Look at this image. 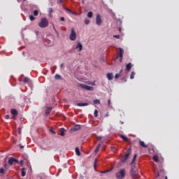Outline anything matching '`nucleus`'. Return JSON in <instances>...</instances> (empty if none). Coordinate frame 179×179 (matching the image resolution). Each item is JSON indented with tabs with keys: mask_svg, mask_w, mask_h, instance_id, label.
<instances>
[{
	"mask_svg": "<svg viewBox=\"0 0 179 179\" xmlns=\"http://www.w3.org/2000/svg\"><path fill=\"white\" fill-rule=\"evenodd\" d=\"M21 176L22 177H26V169L24 168L21 169Z\"/></svg>",
	"mask_w": 179,
	"mask_h": 179,
	"instance_id": "a211bd4d",
	"label": "nucleus"
},
{
	"mask_svg": "<svg viewBox=\"0 0 179 179\" xmlns=\"http://www.w3.org/2000/svg\"><path fill=\"white\" fill-rule=\"evenodd\" d=\"M52 110V107L47 108L46 110H45L46 115H48V114H50V113H51Z\"/></svg>",
	"mask_w": 179,
	"mask_h": 179,
	"instance_id": "2eb2a0df",
	"label": "nucleus"
},
{
	"mask_svg": "<svg viewBox=\"0 0 179 179\" xmlns=\"http://www.w3.org/2000/svg\"><path fill=\"white\" fill-rule=\"evenodd\" d=\"M111 104V100L108 99V106H110Z\"/></svg>",
	"mask_w": 179,
	"mask_h": 179,
	"instance_id": "58836bf2",
	"label": "nucleus"
},
{
	"mask_svg": "<svg viewBox=\"0 0 179 179\" xmlns=\"http://www.w3.org/2000/svg\"><path fill=\"white\" fill-rule=\"evenodd\" d=\"M115 38H120V35H113Z\"/></svg>",
	"mask_w": 179,
	"mask_h": 179,
	"instance_id": "4c0bfd02",
	"label": "nucleus"
},
{
	"mask_svg": "<svg viewBox=\"0 0 179 179\" xmlns=\"http://www.w3.org/2000/svg\"><path fill=\"white\" fill-rule=\"evenodd\" d=\"M136 156H137L136 155H135L134 156L133 159H132V161H131L130 164H134V163H135V161L136 160Z\"/></svg>",
	"mask_w": 179,
	"mask_h": 179,
	"instance_id": "c85d7f7f",
	"label": "nucleus"
},
{
	"mask_svg": "<svg viewBox=\"0 0 179 179\" xmlns=\"http://www.w3.org/2000/svg\"><path fill=\"white\" fill-rule=\"evenodd\" d=\"M131 69H132V64L131 63H129L126 65V71H129Z\"/></svg>",
	"mask_w": 179,
	"mask_h": 179,
	"instance_id": "dca6fc26",
	"label": "nucleus"
},
{
	"mask_svg": "<svg viewBox=\"0 0 179 179\" xmlns=\"http://www.w3.org/2000/svg\"><path fill=\"white\" fill-rule=\"evenodd\" d=\"M69 39L71 41H75V40H76V32L75 31V29L73 28L71 29Z\"/></svg>",
	"mask_w": 179,
	"mask_h": 179,
	"instance_id": "423d86ee",
	"label": "nucleus"
},
{
	"mask_svg": "<svg viewBox=\"0 0 179 179\" xmlns=\"http://www.w3.org/2000/svg\"><path fill=\"white\" fill-rule=\"evenodd\" d=\"M77 106L78 107H86V106H89V103H78Z\"/></svg>",
	"mask_w": 179,
	"mask_h": 179,
	"instance_id": "ddd939ff",
	"label": "nucleus"
},
{
	"mask_svg": "<svg viewBox=\"0 0 179 179\" xmlns=\"http://www.w3.org/2000/svg\"><path fill=\"white\" fill-rule=\"evenodd\" d=\"M20 166H22V167H23V160H21L20 162Z\"/></svg>",
	"mask_w": 179,
	"mask_h": 179,
	"instance_id": "ea45409f",
	"label": "nucleus"
},
{
	"mask_svg": "<svg viewBox=\"0 0 179 179\" xmlns=\"http://www.w3.org/2000/svg\"><path fill=\"white\" fill-rule=\"evenodd\" d=\"M0 174H5V169L3 168L0 169Z\"/></svg>",
	"mask_w": 179,
	"mask_h": 179,
	"instance_id": "72a5a7b5",
	"label": "nucleus"
},
{
	"mask_svg": "<svg viewBox=\"0 0 179 179\" xmlns=\"http://www.w3.org/2000/svg\"><path fill=\"white\" fill-rule=\"evenodd\" d=\"M9 115H6V116H5V118H6V120H9Z\"/></svg>",
	"mask_w": 179,
	"mask_h": 179,
	"instance_id": "a19ab883",
	"label": "nucleus"
},
{
	"mask_svg": "<svg viewBox=\"0 0 179 179\" xmlns=\"http://www.w3.org/2000/svg\"><path fill=\"white\" fill-rule=\"evenodd\" d=\"M25 159V160H27V157H26V158H24Z\"/></svg>",
	"mask_w": 179,
	"mask_h": 179,
	"instance_id": "5fc2aeb1",
	"label": "nucleus"
},
{
	"mask_svg": "<svg viewBox=\"0 0 179 179\" xmlns=\"http://www.w3.org/2000/svg\"><path fill=\"white\" fill-rule=\"evenodd\" d=\"M78 87H80L81 89H84V90H88L89 92H93V90H94L93 87L88 86L85 84L79 83Z\"/></svg>",
	"mask_w": 179,
	"mask_h": 179,
	"instance_id": "f03ea898",
	"label": "nucleus"
},
{
	"mask_svg": "<svg viewBox=\"0 0 179 179\" xmlns=\"http://www.w3.org/2000/svg\"><path fill=\"white\" fill-rule=\"evenodd\" d=\"M34 15L38 16V10H35L33 11Z\"/></svg>",
	"mask_w": 179,
	"mask_h": 179,
	"instance_id": "7c9ffc66",
	"label": "nucleus"
},
{
	"mask_svg": "<svg viewBox=\"0 0 179 179\" xmlns=\"http://www.w3.org/2000/svg\"><path fill=\"white\" fill-rule=\"evenodd\" d=\"M14 163H15V158L10 157L8 159V164H10V166H13Z\"/></svg>",
	"mask_w": 179,
	"mask_h": 179,
	"instance_id": "4468645a",
	"label": "nucleus"
},
{
	"mask_svg": "<svg viewBox=\"0 0 179 179\" xmlns=\"http://www.w3.org/2000/svg\"><path fill=\"white\" fill-rule=\"evenodd\" d=\"M124 55V50L122 48H120L118 50V55L116 57V59H119L120 62H122V57Z\"/></svg>",
	"mask_w": 179,
	"mask_h": 179,
	"instance_id": "20e7f679",
	"label": "nucleus"
},
{
	"mask_svg": "<svg viewBox=\"0 0 179 179\" xmlns=\"http://www.w3.org/2000/svg\"><path fill=\"white\" fill-rule=\"evenodd\" d=\"M76 153L77 156H80V150H79V148H76Z\"/></svg>",
	"mask_w": 179,
	"mask_h": 179,
	"instance_id": "bb28decb",
	"label": "nucleus"
},
{
	"mask_svg": "<svg viewBox=\"0 0 179 179\" xmlns=\"http://www.w3.org/2000/svg\"><path fill=\"white\" fill-rule=\"evenodd\" d=\"M131 176H134V173L136 172V166L134 164H131Z\"/></svg>",
	"mask_w": 179,
	"mask_h": 179,
	"instance_id": "9d476101",
	"label": "nucleus"
},
{
	"mask_svg": "<svg viewBox=\"0 0 179 179\" xmlns=\"http://www.w3.org/2000/svg\"><path fill=\"white\" fill-rule=\"evenodd\" d=\"M152 159H153L154 162H155L156 163H157V162H159V157H157V155H155Z\"/></svg>",
	"mask_w": 179,
	"mask_h": 179,
	"instance_id": "cd10ccee",
	"label": "nucleus"
},
{
	"mask_svg": "<svg viewBox=\"0 0 179 179\" xmlns=\"http://www.w3.org/2000/svg\"><path fill=\"white\" fill-rule=\"evenodd\" d=\"M22 82H24V83H29L30 82V79H29V78H27V77H25L23 79Z\"/></svg>",
	"mask_w": 179,
	"mask_h": 179,
	"instance_id": "a878e982",
	"label": "nucleus"
},
{
	"mask_svg": "<svg viewBox=\"0 0 179 179\" xmlns=\"http://www.w3.org/2000/svg\"><path fill=\"white\" fill-rule=\"evenodd\" d=\"M135 78V72L132 71L130 76V79H134Z\"/></svg>",
	"mask_w": 179,
	"mask_h": 179,
	"instance_id": "c756f323",
	"label": "nucleus"
},
{
	"mask_svg": "<svg viewBox=\"0 0 179 179\" xmlns=\"http://www.w3.org/2000/svg\"><path fill=\"white\" fill-rule=\"evenodd\" d=\"M24 1H26V0H24Z\"/></svg>",
	"mask_w": 179,
	"mask_h": 179,
	"instance_id": "4d7b16f0",
	"label": "nucleus"
},
{
	"mask_svg": "<svg viewBox=\"0 0 179 179\" xmlns=\"http://www.w3.org/2000/svg\"><path fill=\"white\" fill-rule=\"evenodd\" d=\"M96 23L98 26H100L101 23H103V21L101 20V17L100 16L99 14L96 15Z\"/></svg>",
	"mask_w": 179,
	"mask_h": 179,
	"instance_id": "0eeeda50",
	"label": "nucleus"
},
{
	"mask_svg": "<svg viewBox=\"0 0 179 179\" xmlns=\"http://www.w3.org/2000/svg\"><path fill=\"white\" fill-rule=\"evenodd\" d=\"M64 67V64H61V68H63Z\"/></svg>",
	"mask_w": 179,
	"mask_h": 179,
	"instance_id": "de8ad7c7",
	"label": "nucleus"
},
{
	"mask_svg": "<svg viewBox=\"0 0 179 179\" xmlns=\"http://www.w3.org/2000/svg\"><path fill=\"white\" fill-rule=\"evenodd\" d=\"M165 179H167V176L165 177Z\"/></svg>",
	"mask_w": 179,
	"mask_h": 179,
	"instance_id": "6e6d98bb",
	"label": "nucleus"
},
{
	"mask_svg": "<svg viewBox=\"0 0 179 179\" xmlns=\"http://www.w3.org/2000/svg\"><path fill=\"white\" fill-rule=\"evenodd\" d=\"M62 1H63V0H59V3H62Z\"/></svg>",
	"mask_w": 179,
	"mask_h": 179,
	"instance_id": "8fccbe9b",
	"label": "nucleus"
},
{
	"mask_svg": "<svg viewBox=\"0 0 179 179\" xmlns=\"http://www.w3.org/2000/svg\"><path fill=\"white\" fill-rule=\"evenodd\" d=\"M85 24H89V23H90V20L89 19H85Z\"/></svg>",
	"mask_w": 179,
	"mask_h": 179,
	"instance_id": "c9c22d12",
	"label": "nucleus"
},
{
	"mask_svg": "<svg viewBox=\"0 0 179 179\" xmlns=\"http://www.w3.org/2000/svg\"><path fill=\"white\" fill-rule=\"evenodd\" d=\"M122 71L123 70L121 69L119 73L115 74V79H118V78H120V76H121V73H122Z\"/></svg>",
	"mask_w": 179,
	"mask_h": 179,
	"instance_id": "412c9836",
	"label": "nucleus"
},
{
	"mask_svg": "<svg viewBox=\"0 0 179 179\" xmlns=\"http://www.w3.org/2000/svg\"><path fill=\"white\" fill-rule=\"evenodd\" d=\"M157 177H160V172L157 171Z\"/></svg>",
	"mask_w": 179,
	"mask_h": 179,
	"instance_id": "79ce46f5",
	"label": "nucleus"
},
{
	"mask_svg": "<svg viewBox=\"0 0 179 179\" xmlns=\"http://www.w3.org/2000/svg\"><path fill=\"white\" fill-rule=\"evenodd\" d=\"M55 79H56V80H61V79H62V77L59 74H56L55 76Z\"/></svg>",
	"mask_w": 179,
	"mask_h": 179,
	"instance_id": "aec40b11",
	"label": "nucleus"
},
{
	"mask_svg": "<svg viewBox=\"0 0 179 179\" xmlns=\"http://www.w3.org/2000/svg\"><path fill=\"white\" fill-rule=\"evenodd\" d=\"M119 31H120V33H121V28L119 29Z\"/></svg>",
	"mask_w": 179,
	"mask_h": 179,
	"instance_id": "603ef678",
	"label": "nucleus"
},
{
	"mask_svg": "<svg viewBox=\"0 0 179 179\" xmlns=\"http://www.w3.org/2000/svg\"><path fill=\"white\" fill-rule=\"evenodd\" d=\"M64 9H65V10H66V12H69V13H72L73 15H76V13L71 10V9H69V8H65Z\"/></svg>",
	"mask_w": 179,
	"mask_h": 179,
	"instance_id": "5701e85b",
	"label": "nucleus"
},
{
	"mask_svg": "<svg viewBox=\"0 0 179 179\" xmlns=\"http://www.w3.org/2000/svg\"><path fill=\"white\" fill-rule=\"evenodd\" d=\"M60 21H61V22H65V17H60Z\"/></svg>",
	"mask_w": 179,
	"mask_h": 179,
	"instance_id": "e433bc0d",
	"label": "nucleus"
},
{
	"mask_svg": "<svg viewBox=\"0 0 179 179\" xmlns=\"http://www.w3.org/2000/svg\"><path fill=\"white\" fill-rule=\"evenodd\" d=\"M50 131L52 132V134H55V131H52V130H50Z\"/></svg>",
	"mask_w": 179,
	"mask_h": 179,
	"instance_id": "09e8293b",
	"label": "nucleus"
},
{
	"mask_svg": "<svg viewBox=\"0 0 179 179\" xmlns=\"http://www.w3.org/2000/svg\"><path fill=\"white\" fill-rule=\"evenodd\" d=\"M131 152L132 150L131 148L127 150L126 155L120 159L121 163H125V161L128 160V157L131 155Z\"/></svg>",
	"mask_w": 179,
	"mask_h": 179,
	"instance_id": "7ed1b4c3",
	"label": "nucleus"
},
{
	"mask_svg": "<svg viewBox=\"0 0 179 179\" xmlns=\"http://www.w3.org/2000/svg\"><path fill=\"white\" fill-rule=\"evenodd\" d=\"M120 138L124 141V142H128V138L124 135H120Z\"/></svg>",
	"mask_w": 179,
	"mask_h": 179,
	"instance_id": "b1692460",
	"label": "nucleus"
},
{
	"mask_svg": "<svg viewBox=\"0 0 179 179\" xmlns=\"http://www.w3.org/2000/svg\"><path fill=\"white\" fill-rule=\"evenodd\" d=\"M36 34H38V31H36Z\"/></svg>",
	"mask_w": 179,
	"mask_h": 179,
	"instance_id": "864d4df0",
	"label": "nucleus"
},
{
	"mask_svg": "<svg viewBox=\"0 0 179 179\" xmlns=\"http://www.w3.org/2000/svg\"><path fill=\"white\" fill-rule=\"evenodd\" d=\"M124 177H125V171L124 169H121L116 173V178L117 179H122Z\"/></svg>",
	"mask_w": 179,
	"mask_h": 179,
	"instance_id": "39448f33",
	"label": "nucleus"
},
{
	"mask_svg": "<svg viewBox=\"0 0 179 179\" xmlns=\"http://www.w3.org/2000/svg\"><path fill=\"white\" fill-rule=\"evenodd\" d=\"M98 114H99V110H95L94 112V117H98V115H99Z\"/></svg>",
	"mask_w": 179,
	"mask_h": 179,
	"instance_id": "473e14b6",
	"label": "nucleus"
},
{
	"mask_svg": "<svg viewBox=\"0 0 179 179\" xmlns=\"http://www.w3.org/2000/svg\"><path fill=\"white\" fill-rule=\"evenodd\" d=\"M20 149H23V148H24L23 145H20Z\"/></svg>",
	"mask_w": 179,
	"mask_h": 179,
	"instance_id": "a18cd8bd",
	"label": "nucleus"
},
{
	"mask_svg": "<svg viewBox=\"0 0 179 179\" xmlns=\"http://www.w3.org/2000/svg\"><path fill=\"white\" fill-rule=\"evenodd\" d=\"M48 24H49L48 20H47V18H41V21L38 23V26L41 29L48 27Z\"/></svg>",
	"mask_w": 179,
	"mask_h": 179,
	"instance_id": "f257e3e1",
	"label": "nucleus"
},
{
	"mask_svg": "<svg viewBox=\"0 0 179 179\" xmlns=\"http://www.w3.org/2000/svg\"><path fill=\"white\" fill-rule=\"evenodd\" d=\"M110 171H111V170H108V171H104V172H103V174H106V173H110Z\"/></svg>",
	"mask_w": 179,
	"mask_h": 179,
	"instance_id": "37998d69",
	"label": "nucleus"
},
{
	"mask_svg": "<svg viewBox=\"0 0 179 179\" xmlns=\"http://www.w3.org/2000/svg\"><path fill=\"white\" fill-rule=\"evenodd\" d=\"M14 163H19V160L14 159Z\"/></svg>",
	"mask_w": 179,
	"mask_h": 179,
	"instance_id": "c03bdc74",
	"label": "nucleus"
},
{
	"mask_svg": "<svg viewBox=\"0 0 179 179\" xmlns=\"http://www.w3.org/2000/svg\"><path fill=\"white\" fill-rule=\"evenodd\" d=\"M53 29H54L55 31H56V33H57V29H55V27H54Z\"/></svg>",
	"mask_w": 179,
	"mask_h": 179,
	"instance_id": "49530a36",
	"label": "nucleus"
},
{
	"mask_svg": "<svg viewBox=\"0 0 179 179\" xmlns=\"http://www.w3.org/2000/svg\"><path fill=\"white\" fill-rule=\"evenodd\" d=\"M83 48V45H82V43L80 42H78L76 49L78 50V52H80Z\"/></svg>",
	"mask_w": 179,
	"mask_h": 179,
	"instance_id": "1a4fd4ad",
	"label": "nucleus"
},
{
	"mask_svg": "<svg viewBox=\"0 0 179 179\" xmlns=\"http://www.w3.org/2000/svg\"><path fill=\"white\" fill-rule=\"evenodd\" d=\"M60 135H61V136H65V129L62 128L60 129Z\"/></svg>",
	"mask_w": 179,
	"mask_h": 179,
	"instance_id": "4be33fe9",
	"label": "nucleus"
},
{
	"mask_svg": "<svg viewBox=\"0 0 179 179\" xmlns=\"http://www.w3.org/2000/svg\"><path fill=\"white\" fill-rule=\"evenodd\" d=\"M10 113L13 115V120H16V117H17V110L16 109H11Z\"/></svg>",
	"mask_w": 179,
	"mask_h": 179,
	"instance_id": "6e6552de",
	"label": "nucleus"
},
{
	"mask_svg": "<svg viewBox=\"0 0 179 179\" xmlns=\"http://www.w3.org/2000/svg\"><path fill=\"white\" fill-rule=\"evenodd\" d=\"M139 145L141 146V148H149V146L146 144H145V142L139 140Z\"/></svg>",
	"mask_w": 179,
	"mask_h": 179,
	"instance_id": "f8f14e48",
	"label": "nucleus"
},
{
	"mask_svg": "<svg viewBox=\"0 0 179 179\" xmlns=\"http://www.w3.org/2000/svg\"><path fill=\"white\" fill-rule=\"evenodd\" d=\"M94 104H100V100L99 99L94 100Z\"/></svg>",
	"mask_w": 179,
	"mask_h": 179,
	"instance_id": "2f4dec72",
	"label": "nucleus"
},
{
	"mask_svg": "<svg viewBox=\"0 0 179 179\" xmlns=\"http://www.w3.org/2000/svg\"><path fill=\"white\" fill-rule=\"evenodd\" d=\"M106 117H108V113H106Z\"/></svg>",
	"mask_w": 179,
	"mask_h": 179,
	"instance_id": "3c124183",
	"label": "nucleus"
},
{
	"mask_svg": "<svg viewBox=\"0 0 179 179\" xmlns=\"http://www.w3.org/2000/svg\"><path fill=\"white\" fill-rule=\"evenodd\" d=\"M107 78L108 79V80H113V79L114 78V76L113 75V73H108Z\"/></svg>",
	"mask_w": 179,
	"mask_h": 179,
	"instance_id": "9b49d317",
	"label": "nucleus"
},
{
	"mask_svg": "<svg viewBox=\"0 0 179 179\" xmlns=\"http://www.w3.org/2000/svg\"><path fill=\"white\" fill-rule=\"evenodd\" d=\"M29 19L31 22H33V20H34L36 19V17H34V16H33V15H29Z\"/></svg>",
	"mask_w": 179,
	"mask_h": 179,
	"instance_id": "f704fd0d",
	"label": "nucleus"
},
{
	"mask_svg": "<svg viewBox=\"0 0 179 179\" xmlns=\"http://www.w3.org/2000/svg\"><path fill=\"white\" fill-rule=\"evenodd\" d=\"M79 129H80V124H76V125L73 127V131H79Z\"/></svg>",
	"mask_w": 179,
	"mask_h": 179,
	"instance_id": "f3484780",
	"label": "nucleus"
},
{
	"mask_svg": "<svg viewBox=\"0 0 179 179\" xmlns=\"http://www.w3.org/2000/svg\"><path fill=\"white\" fill-rule=\"evenodd\" d=\"M100 148H101V144H98V145L96 146L94 150L96 154L99 153V150H100Z\"/></svg>",
	"mask_w": 179,
	"mask_h": 179,
	"instance_id": "6ab92c4d",
	"label": "nucleus"
},
{
	"mask_svg": "<svg viewBox=\"0 0 179 179\" xmlns=\"http://www.w3.org/2000/svg\"><path fill=\"white\" fill-rule=\"evenodd\" d=\"M87 17H89L90 19H92L93 17V12L92 11L88 12Z\"/></svg>",
	"mask_w": 179,
	"mask_h": 179,
	"instance_id": "393cba45",
	"label": "nucleus"
}]
</instances>
